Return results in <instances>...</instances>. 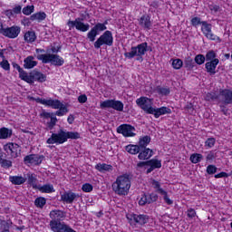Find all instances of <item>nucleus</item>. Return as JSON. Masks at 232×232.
Wrapping results in <instances>:
<instances>
[{
	"mask_svg": "<svg viewBox=\"0 0 232 232\" xmlns=\"http://www.w3.org/2000/svg\"><path fill=\"white\" fill-rule=\"evenodd\" d=\"M36 59H38V61H42L44 64L51 63L53 66H63V64H64V59L58 54L53 53L38 54Z\"/></svg>",
	"mask_w": 232,
	"mask_h": 232,
	"instance_id": "4",
	"label": "nucleus"
},
{
	"mask_svg": "<svg viewBox=\"0 0 232 232\" xmlns=\"http://www.w3.org/2000/svg\"><path fill=\"white\" fill-rule=\"evenodd\" d=\"M126 151L130 155H137L140 151V147L139 145H128L126 146Z\"/></svg>",
	"mask_w": 232,
	"mask_h": 232,
	"instance_id": "38",
	"label": "nucleus"
},
{
	"mask_svg": "<svg viewBox=\"0 0 232 232\" xmlns=\"http://www.w3.org/2000/svg\"><path fill=\"white\" fill-rule=\"evenodd\" d=\"M146 204H150V199L148 198V194H143L139 200V205L140 206H146Z\"/></svg>",
	"mask_w": 232,
	"mask_h": 232,
	"instance_id": "52",
	"label": "nucleus"
},
{
	"mask_svg": "<svg viewBox=\"0 0 232 232\" xmlns=\"http://www.w3.org/2000/svg\"><path fill=\"white\" fill-rule=\"evenodd\" d=\"M127 220H129L130 226L132 224H139V226H144L150 222V216L144 214H128Z\"/></svg>",
	"mask_w": 232,
	"mask_h": 232,
	"instance_id": "7",
	"label": "nucleus"
},
{
	"mask_svg": "<svg viewBox=\"0 0 232 232\" xmlns=\"http://www.w3.org/2000/svg\"><path fill=\"white\" fill-rule=\"evenodd\" d=\"M153 157V150L151 149H140V153L138 155V159L140 160H148Z\"/></svg>",
	"mask_w": 232,
	"mask_h": 232,
	"instance_id": "24",
	"label": "nucleus"
},
{
	"mask_svg": "<svg viewBox=\"0 0 232 232\" xmlns=\"http://www.w3.org/2000/svg\"><path fill=\"white\" fill-rule=\"evenodd\" d=\"M95 169H97L98 171H101V173H105V171H111V165H108L106 163H98L95 166Z\"/></svg>",
	"mask_w": 232,
	"mask_h": 232,
	"instance_id": "35",
	"label": "nucleus"
},
{
	"mask_svg": "<svg viewBox=\"0 0 232 232\" xmlns=\"http://www.w3.org/2000/svg\"><path fill=\"white\" fill-rule=\"evenodd\" d=\"M13 68H15L19 72V77L22 81H24V77L26 76V71H24L21 66L15 63H13Z\"/></svg>",
	"mask_w": 232,
	"mask_h": 232,
	"instance_id": "40",
	"label": "nucleus"
},
{
	"mask_svg": "<svg viewBox=\"0 0 232 232\" xmlns=\"http://www.w3.org/2000/svg\"><path fill=\"white\" fill-rule=\"evenodd\" d=\"M151 185H152L153 188L156 189V191L158 193H160V189H163L160 188V183L155 179H152Z\"/></svg>",
	"mask_w": 232,
	"mask_h": 232,
	"instance_id": "58",
	"label": "nucleus"
},
{
	"mask_svg": "<svg viewBox=\"0 0 232 232\" xmlns=\"http://www.w3.org/2000/svg\"><path fill=\"white\" fill-rule=\"evenodd\" d=\"M5 151L11 155L13 159H17L21 155V147L17 143H7L4 146Z\"/></svg>",
	"mask_w": 232,
	"mask_h": 232,
	"instance_id": "13",
	"label": "nucleus"
},
{
	"mask_svg": "<svg viewBox=\"0 0 232 232\" xmlns=\"http://www.w3.org/2000/svg\"><path fill=\"white\" fill-rule=\"evenodd\" d=\"M136 104L143 110V111H146L150 115L155 111V108L152 107L153 102H151V99L148 97H140L136 100Z\"/></svg>",
	"mask_w": 232,
	"mask_h": 232,
	"instance_id": "10",
	"label": "nucleus"
},
{
	"mask_svg": "<svg viewBox=\"0 0 232 232\" xmlns=\"http://www.w3.org/2000/svg\"><path fill=\"white\" fill-rule=\"evenodd\" d=\"M68 139L77 140L81 139L79 132L65 131L61 129L58 133H52L51 137L47 139V144H64Z\"/></svg>",
	"mask_w": 232,
	"mask_h": 232,
	"instance_id": "1",
	"label": "nucleus"
},
{
	"mask_svg": "<svg viewBox=\"0 0 232 232\" xmlns=\"http://www.w3.org/2000/svg\"><path fill=\"white\" fill-rule=\"evenodd\" d=\"M160 195L163 196V200L168 204L169 206H171L173 204V200L169 199L168 197V192L164 189H160Z\"/></svg>",
	"mask_w": 232,
	"mask_h": 232,
	"instance_id": "45",
	"label": "nucleus"
},
{
	"mask_svg": "<svg viewBox=\"0 0 232 232\" xmlns=\"http://www.w3.org/2000/svg\"><path fill=\"white\" fill-rule=\"evenodd\" d=\"M138 21L140 26L143 28V30H151L153 22H151V16H150V14L141 15Z\"/></svg>",
	"mask_w": 232,
	"mask_h": 232,
	"instance_id": "22",
	"label": "nucleus"
},
{
	"mask_svg": "<svg viewBox=\"0 0 232 232\" xmlns=\"http://www.w3.org/2000/svg\"><path fill=\"white\" fill-rule=\"evenodd\" d=\"M37 102H40V104H44V106H50L53 110H59L61 106H63V102L59 100H46V99H37Z\"/></svg>",
	"mask_w": 232,
	"mask_h": 232,
	"instance_id": "21",
	"label": "nucleus"
},
{
	"mask_svg": "<svg viewBox=\"0 0 232 232\" xmlns=\"http://www.w3.org/2000/svg\"><path fill=\"white\" fill-rule=\"evenodd\" d=\"M55 115L54 112H47V111H43L40 116L43 117L44 119H51Z\"/></svg>",
	"mask_w": 232,
	"mask_h": 232,
	"instance_id": "60",
	"label": "nucleus"
},
{
	"mask_svg": "<svg viewBox=\"0 0 232 232\" xmlns=\"http://www.w3.org/2000/svg\"><path fill=\"white\" fill-rule=\"evenodd\" d=\"M41 193H54L55 188H53V185L52 184H45L44 186L38 185V188Z\"/></svg>",
	"mask_w": 232,
	"mask_h": 232,
	"instance_id": "32",
	"label": "nucleus"
},
{
	"mask_svg": "<svg viewBox=\"0 0 232 232\" xmlns=\"http://www.w3.org/2000/svg\"><path fill=\"white\" fill-rule=\"evenodd\" d=\"M50 217L53 220H59L60 218H64V212L62 210H53L50 213Z\"/></svg>",
	"mask_w": 232,
	"mask_h": 232,
	"instance_id": "37",
	"label": "nucleus"
},
{
	"mask_svg": "<svg viewBox=\"0 0 232 232\" xmlns=\"http://www.w3.org/2000/svg\"><path fill=\"white\" fill-rule=\"evenodd\" d=\"M0 32L2 35L8 37V39H15L19 37V34H21V27L18 25H13L7 28H1Z\"/></svg>",
	"mask_w": 232,
	"mask_h": 232,
	"instance_id": "12",
	"label": "nucleus"
},
{
	"mask_svg": "<svg viewBox=\"0 0 232 232\" xmlns=\"http://www.w3.org/2000/svg\"><path fill=\"white\" fill-rule=\"evenodd\" d=\"M0 166L2 168H5V169H8L12 168V160L3 159V152H1V150H0Z\"/></svg>",
	"mask_w": 232,
	"mask_h": 232,
	"instance_id": "36",
	"label": "nucleus"
},
{
	"mask_svg": "<svg viewBox=\"0 0 232 232\" xmlns=\"http://www.w3.org/2000/svg\"><path fill=\"white\" fill-rule=\"evenodd\" d=\"M21 10H22V7L21 5H17L15 6L13 10H12V13L13 14H21Z\"/></svg>",
	"mask_w": 232,
	"mask_h": 232,
	"instance_id": "64",
	"label": "nucleus"
},
{
	"mask_svg": "<svg viewBox=\"0 0 232 232\" xmlns=\"http://www.w3.org/2000/svg\"><path fill=\"white\" fill-rule=\"evenodd\" d=\"M150 142L151 137L146 135L140 138L138 146L140 147V149L144 150L145 148L148 147V144H150Z\"/></svg>",
	"mask_w": 232,
	"mask_h": 232,
	"instance_id": "29",
	"label": "nucleus"
},
{
	"mask_svg": "<svg viewBox=\"0 0 232 232\" xmlns=\"http://www.w3.org/2000/svg\"><path fill=\"white\" fill-rule=\"evenodd\" d=\"M219 102L232 104V90L225 89L219 91Z\"/></svg>",
	"mask_w": 232,
	"mask_h": 232,
	"instance_id": "20",
	"label": "nucleus"
},
{
	"mask_svg": "<svg viewBox=\"0 0 232 232\" xmlns=\"http://www.w3.org/2000/svg\"><path fill=\"white\" fill-rule=\"evenodd\" d=\"M144 166H149L153 168L154 169H159L162 168V161L157 160V159H152L147 161H140L137 164V168H144Z\"/></svg>",
	"mask_w": 232,
	"mask_h": 232,
	"instance_id": "19",
	"label": "nucleus"
},
{
	"mask_svg": "<svg viewBox=\"0 0 232 232\" xmlns=\"http://www.w3.org/2000/svg\"><path fill=\"white\" fill-rule=\"evenodd\" d=\"M82 189L84 193H92L93 191V186L90 183H85L82 185Z\"/></svg>",
	"mask_w": 232,
	"mask_h": 232,
	"instance_id": "54",
	"label": "nucleus"
},
{
	"mask_svg": "<svg viewBox=\"0 0 232 232\" xmlns=\"http://www.w3.org/2000/svg\"><path fill=\"white\" fill-rule=\"evenodd\" d=\"M215 59L217 58V53H215V51L210 50L207 53L206 56H205V61H215Z\"/></svg>",
	"mask_w": 232,
	"mask_h": 232,
	"instance_id": "46",
	"label": "nucleus"
},
{
	"mask_svg": "<svg viewBox=\"0 0 232 232\" xmlns=\"http://www.w3.org/2000/svg\"><path fill=\"white\" fill-rule=\"evenodd\" d=\"M49 226L53 232H77L61 220H51Z\"/></svg>",
	"mask_w": 232,
	"mask_h": 232,
	"instance_id": "8",
	"label": "nucleus"
},
{
	"mask_svg": "<svg viewBox=\"0 0 232 232\" xmlns=\"http://www.w3.org/2000/svg\"><path fill=\"white\" fill-rule=\"evenodd\" d=\"M217 166H215V165H208V167H207V173L208 174V175H215V173L217 172Z\"/></svg>",
	"mask_w": 232,
	"mask_h": 232,
	"instance_id": "56",
	"label": "nucleus"
},
{
	"mask_svg": "<svg viewBox=\"0 0 232 232\" xmlns=\"http://www.w3.org/2000/svg\"><path fill=\"white\" fill-rule=\"evenodd\" d=\"M187 216L188 218H195V217H197V212L193 208H188L187 211Z\"/></svg>",
	"mask_w": 232,
	"mask_h": 232,
	"instance_id": "61",
	"label": "nucleus"
},
{
	"mask_svg": "<svg viewBox=\"0 0 232 232\" xmlns=\"http://www.w3.org/2000/svg\"><path fill=\"white\" fill-rule=\"evenodd\" d=\"M147 197L149 198L150 204H153V202L159 200V196L155 193L147 194Z\"/></svg>",
	"mask_w": 232,
	"mask_h": 232,
	"instance_id": "55",
	"label": "nucleus"
},
{
	"mask_svg": "<svg viewBox=\"0 0 232 232\" xmlns=\"http://www.w3.org/2000/svg\"><path fill=\"white\" fill-rule=\"evenodd\" d=\"M206 101H220V94H217L216 92H208L205 96Z\"/></svg>",
	"mask_w": 232,
	"mask_h": 232,
	"instance_id": "43",
	"label": "nucleus"
},
{
	"mask_svg": "<svg viewBox=\"0 0 232 232\" xmlns=\"http://www.w3.org/2000/svg\"><path fill=\"white\" fill-rule=\"evenodd\" d=\"M78 198H81V195L72 190L65 191L61 195V200L65 204H73Z\"/></svg>",
	"mask_w": 232,
	"mask_h": 232,
	"instance_id": "16",
	"label": "nucleus"
},
{
	"mask_svg": "<svg viewBox=\"0 0 232 232\" xmlns=\"http://www.w3.org/2000/svg\"><path fill=\"white\" fill-rule=\"evenodd\" d=\"M100 108L102 110L106 108H111L116 111H124V103L119 100H106L101 102Z\"/></svg>",
	"mask_w": 232,
	"mask_h": 232,
	"instance_id": "11",
	"label": "nucleus"
},
{
	"mask_svg": "<svg viewBox=\"0 0 232 232\" xmlns=\"http://www.w3.org/2000/svg\"><path fill=\"white\" fill-rule=\"evenodd\" d=\"M194 61L196 64H198L200 66L201 64H204V63H206V56H204V54H197L194 58Z\"/></svg>",
	"mask_w": 232,
	"mask_h": 232,
	"instance_id": "48",
	"label": "nucleus"
},
{
	"mask_svg": "<svg viewBox=\"0 0 232 232\" xmlns=\"http://www.w3.org/2000/svg\"><path fill=\"white\" fill-rule=\"evenodd\" d=\"M34 56H27L24 60V68L25 70H32V68H35V65L37 64V61H34Z\"/></svg>",
	"mask_w": 232,
	"mask_h": 232,
	"instance_id": "26",
	"label": "nucleus"
},
{
	"mask_svg": "<svg viewBox=\"0 0 232 232\" xmlns=\"http://www.w3.org/2000/svg\"><path fill=\"white\" fill-rule=\"evenodd\" d=\"M202 159H204V156H202V154L194 153L190 155V162H192V164H198V162H200Z\"/></svg>",
	"mask_w": 232,
	"mask_h": 232,
	"instance_id": "42",
	"label": "nucleus"
},
{
	"mask_svg": "<svg viewBox=\"0 0 232 232\" xmlns=\"http://www.w3.org/2000/svg\"><path fill=\"white\" fill-rule=\"evenodd\" d=\"M131 188V180L130 179V175L124 174L119 176L116 181L112 183V190L116 195H128L130 193V188Z\"/></svg>",
	"mask_w": 232,
	"mask_h": 232,
	"instance_id": "2",
	"label": "nucleus"
},
{
	"mask_svg": "<svg viewBox=\"0 0 232 232\" xmlns=\"http://www.w3.org/2000/svg\"><path fill=\"white\" fill-rule=\"evenodd\" d=\"M55 116L56 115H53V117H51L50 121L47 122L48 130H53V128H55V124H57V117Z\"/></svg>",
	"mask_w": 232,
	"mask_h": 232,
	"instance_id": "49",
	"label": "nucleus"
},
{
	"mask_svg": "<svg viewBox=\"0 0 232 232\" xmlns=\"http://www.w3.org/2000/svg\"><path fill=\"white\" fill-rule=\"evenodd\" d=\"M24 39L25 43H35V40L37 39V35L35 34L34 31H28L24 34Z\"/></svg>",
	"mask_w": 232,
	"mask_h": 232,
	"instance_id": "30",
	"label": "nucleus"
},
{
	"mask_svg": "<svg viewBox=\"0 0 232 232\" xmlns=\"http://www.w3.org/2000/svg\"><path fill=\"white\" fill-rule=\"evenodd\" d=\"M44 160V156L39 154H30L24 158V164H33L34 166H39Z\"/></svg>",
	"mask_w": 232,
	"mask_h": 232,
	"instance_id": "18",
	"label": "nucleus"
},
{
	"mask_svg": "<svg viewBox=\"0 0 232 232\" xmlns=\"http://www.w3.org/2000/svg\"><path fill=\"white\" fill-rule=\"evenodd\" d=\"M68 113V107L66 105L62 104L59 108L58 111L54 112V115L57 117H63V115H66Z\"/></svg>",
	"mask_w": 232,
	"mask_h": 232,
	"instance_id": "39",
	"label": "nucleus"
},
{
	"mask_svg": "<svg viewBox=\"0 0 232 232\" xmlns=\"http://www.w3.org/2000/svg\"><path fill=\"white\" fill-rule=\"evenodd\" d=\"M215 179H227V177H229V174L226 173V172H220L218 174H216Z\"/></svg>",
	"mask_w": 232,
	"mask_h": 232,
	"instance_id": "63",
	"label": "nucleus"
},
{
	"mask_svg": "<svg viewBox=\"0 0 232 232\" xmlns=\"http://www.w3.org/2000/svg\"><path fill=\"white\" fill-rule=\"evenodd\" d=\"M27 184L32 186L34 189H37L39 188V185H37V177H35V174H27Z\"/></svg>",
	"mask_w": 232,
	"mask_h": 232,
	"instance_id": "28",
	"label": "nucleus"
},
{
	"mask_svg": "<svg viewBox=\"0 0 232 232\" xmlns=\"http://www.w3.org/2000/svg\"><path fill=\"white\" fill-rule=\"evenodd\" d=\"M184 65L186 70H188V72H191V70H193V68L195 67V63L193 62V58H191L190 56L186 57L184 60Z\"/></svg>",
	"mask_w": 232,
	"mask_h": 232,
	"instance_id": "34",
	"label": "nucleus"
},
{
	"mask_svg": "<svg viewBox=\"0 0 232 232\" xmlns=\"http://www.w3.org/2000/svg\"><path fill=\"white\" fill-rule=\"evenodd\" d=\"M169 113H171V109L168 107H160L154 109L153 113H151L150 115H154L155 119H159L160 115H168Z\"/></svg>",
	"mask_w": 232,
	"mask_h": 232,
	"instance_id": "25",
	"label": "nucleus"
},
{
	"mask_svg": "<svg viewBox=\"0 0 232 232\" xmlns=\"http://www.w3.org/2000/svg\"><path fill=\"white\" fill-rule=\"evenodd\" d=\"M217 142V140L215 138H208L205 141V147L206 148H213Z\"/></svg>",
	"mask_w": 232,
	"mask_h": 232,
	"instance_id": "53",
	"label": "nucleus"
},
{
	"mask_svg": "<svg viewBox=\"0 0 232 232\" xmlns=\"http://www.w3.org/2000/svg\"><path fill=\"white\" fill-rule=\"evenodd\" d=\"M183 65L184 62H182L180 59L178 58L172 60V68H174V70H180Z\"/></svg>",
	"mask_w": 232,
	"mask_h": 232,
	"instance_id": "44",
	"label": "nucleus"
},
{
	"mask_svg": "<svg viewBox=\"0 0 232 232\" xmlns=\"http://www.w3.org/2000/svg\"><path fill=\"white\" fill-rule=\"evenodd\" d=\"M29 19L30 21H38V23H41V21H44V19H46V13L39 12L36 14H33Z\"/></svg>",
	"mask_w": 232,
	"mask_h": 232,
	"instance_id": "31",
	"label": "nucleus"
},
{
	"mask_svg": "<svg viewBox=\"0 0 232 232\" xmlns=\"http://www.w3.org/2000/svg\"><path fill=\"white\" fill-rule=\"evenodd\" d=\"M135 127L130 124H121L117 128V133H121L123 137H135Z\"/></svg>",
	"mask_w": 232,
	"mask_h": 232,
	"instance_id": "17",
	"label": "nucleus"
},
{
	"mask_svg": "<svg viewBox=\"0 0 232 232\" xmlns=\"http://www.w3.org/2000/svg\"><path fill=\"white\" fill-rule=\"evenodd\" d=\"M218 63H220V60L214 59L210 62L206 63L205 68L208 72V73H210V75H215L217 73V66H218Z\"/></svg>",
	"mask_w": 232,
	"mask_h": 232,
	"instance_id": "23",
	"label": "nucleus"
},
{
	"mask_svg": "<svg viewBox=\"0 0 232 232\" xmlns=\"http://www.w3.org/2000/svg\"><path fill=\"white\" fill-rule=\"evenodd\" d=\"M211 28V24H208L206 21H202L201 32L205 35V37H207V39H209L210 41H217V39L219 40L220 37L213 34Z\"/></svg>",
	"mask_w": 232,
	"mask_h": 232,
	"instance_id": "14",
	"label": "nucleus"
},
{
	"mask_svg": "<svg viewBox=\"0 0 232 232\" xmlns=\"http://www.w3.org/2000/svg\"><path fill=\"white\" fill-rule=\"evenodd\" d=\"M0 229L2 232H10V222L2 221Z\"/></svg>",
	"mask_w": 232,
	"mask_h": 232,
	"instance_id": "51",
	"label": "nucleus"
},
{
	"mask_svg": "<svg viewBox=\"0 0 232 232\" xmlns=\"http://www.w3.org/2000/svg\"><path fill=\"white\" fill-rule=\"evenodd\" d=\"M113 46V34L111 31H105L94 43V48L99 50L102 45Z\"/></svg>",
	"mask_w": 232,
	"mask_h": 232,
	"instance_id": "5",
	"label": "nucleus"
},
{
	"mask_svg": "<svg viewBox=\"0 0 232 232\" xmlns=\"http://www.w3.org/2000/svg\"><path fill=\"white\" fill-rule=\"evenodd\" d=\"M146 52H150V47H148V43L145 42L131 47L130 52L124 53V57H126V59H133V57H137L136 61H140V63H142L144 61L142 56L146 55Z\"/></svg>",
	"mask_w": 232,
	"mask_h": 232,
	"instance_id": "3",
	"label": "nucleus"
},
{
	"mask_svg": "<svg viewBox=\"0 0 232 232\" xmlns=\"http://www.w3.org/2000/svg\"><path fill=\"white\" fill-rule=\"evenodd\" d=\"M88 101V97L86 96V94H82L78 97V102H80V104H84V102H86Z\"/></svg>",
	"mask_w": 232,
	"mask_h": 232,
	"instance_id": "62",
	"label": "nucleus"
},
{
	"mask_svg": "<svg viewBox=\"0 0 232 232\" xmlns=\"http://www.w3.org/2000/svg\"><path fill=\"white\" fill-rule=\"evenodd\" d=\"M84 18L78 17L74 21L69 20L67 22V26H69V30L72 28H76L79 32H88L90 30V24H84Z\"/></svg>",
	"mask_w": 232,
	"mask_h": 232,
	"instance_id": "9",
	"label": "nucleus"
},
{
	"mask_svg": "<svg viewBox=\"0 0 232 232\" xmlns=\"http://www.w3.org/2000/svg\"><path fill=\"white\" fill-rule=\"evenodd\" d=\"M34 206L43 209L46 206V198L39 197L34 200Z\"/></svg>",
	"mask_w": 232,
	"mask_h": 232,
	"instance_id": "41",
	"label": "nucleus"
},
{
	"mask_svg": "<svg viewBox=\"0 0 232 232\" xmlns=\"http://www.w3.org/2000/svg\"><path fill=\"white\" fill-rule=\"evenodd\" d=\"M106 29L107 27L104 24L101 23L96 24L87 34V39H89L91 43H93V41H95V37L99 35V32H104Z\"/></svg>",
	"mask_w": 232,
	"mask_h": 232,
	"instance_id": "15",
	"label": "nucleus"
},
{
	"mask_svg": "<svg viewBox=\"0 0 232 232\" xmlns=\"http://www.w3.org/2000/svg\"><path fill=\"white\" fill-rule=\"evenodd\" d=\"M9 181H11V183L14 186H21L22 184H24V182H26V178L23 176H10Z\"/></svg>",
	"mask_w": 232,
	"mask_h": 232,
	"instance_id": "27",
	"label": "nucleus"
},
{
	"mask_svg": "<svg viewBox=\"0 0 232 232\" xmlns=\"http://www.w3.org/2000/svg\"><path fill=\"white\" fill-rule=\"evenodd\" d=\"M34 5H27L23 8L22 12L24 15H31L32 14H34Z\"/></svg>",
	"mask_w": 232,
	"mask_h": 232,
	"instance_id": "50",
	"label": "nucleus"
},
{
	"mask_svg": "<svg viewBox=\"0 0 232 232\" xmlns=\"http://www.w3.org/2000/svg\"><path fill=\"white\" fill-rule=\"evenodd\" d=\"M23 81H24L28 84H34L35 81H37V82H46V76L45 74H43V72L37 70H34L29 73V75L28 72H26Z\"/></svg>",
	"mask_w": 232,
	"mask_h": 232,
	"instance_id": "6",
	"label": "nucleus"
},
{
	"mask_svg": "<svg viewBox=\"0 0 232 232\" xmlns=\"http://www.w3.org/2000/svg\"><path fill=\"white\" fill-rule=\"evenodd\" d=\"M157 92L160 95L167 96V95H169V93H171V91L169 90V87H158Z\"/></svg>",
	"mask_w": 232,
	"mask_h": 232,
	"instance_id": "47",
	"label": "nucleus"
},
{
	"mask_svg": "<svg viewBox=\"0 0 232 232\" xmlns=\"http://www.w3.org/2000/svg\"><path fill=\"white\" fill-rule=\"evenodd\" d=\"M190 23L192 24V26H198V24L202 25V21H200V17H194L190 20Z\"/></svg>",
	"mask_w": 232,
	"mask_h": 232,
	"instance_id": "59",
	"label": "nucleus"
},
{
	"mask_svg": "<svg viewBox=\"0 0 232 232\" xmlns=\"http://www.w3.org/2000/svg\"><path fill=\"white\" fill-rule=\"evenodd\" d=\"M0 66L1 68H3V70H5V72H8V70H10V63H8V60H3L0 63Z\"/></svg>",
	"mask_w": 232,
	"mask_h": 232,
	"instance_id": "57",
	"label": "nucleus"
},
{
	"mask_svg": "<svg viewBox=\"0 0 232 232\" xmlns=\"http://www.w3.org/2000/svg\"><path fill=\"white\" fill-rule=\"evenodd\" d=\"M12 137V129L3 127L0 129V139H10Z\"/></svg>",
	"mask_w": 232,
	"mask_h": 232,
	"instance_id": "33",
	"label": "nucleus"
}]
</instances>
